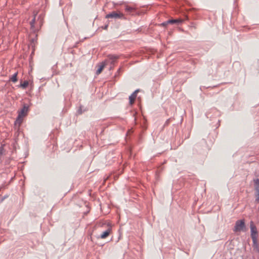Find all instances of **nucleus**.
<instances>
[{
    "label": "nucleus",
    "mask_w": 259,
    "mask_h": 259,
    "mask_svg": "<svg viewBox=\"0 0 259 259\" xmlns=\"http://www.w3.org/2000/svg\"><path fill=\"white\" fill-rule=\"evenodd\" d=\"M28 85V81L27 80L24 81L23 83H21L20 87L23 89H26Z\"/></svg>",
    "instance_id": "obj_13"
},
{
    "label": "nucleus",
    "mask_w": 259,
    "mask_h": 259,
    "mask_svg": "<svg viewBox=\"0 0 259 259\" xmlns=\"http://www.w3.org/2000/svg\"><path fill=\"white\" fill-rule=\"evenodd\" d=\"M252 247L254 250L259 253V246L257 243V239L252 240Z\"/></svg>",
    "instance_id": "obj_8"
},
{
    "label": "nucleus",
    "mask_w": 259,
    "mask_h": 259,
    "mask_svg": "<svg viewBox=\"0 0 259 259\" xmlns=\"http://www.w3.org/2000/svg\"><path fill=\"white\" fill-rule=\"evenodd\" d=\"M250 228L251 232V237L252 240L257 239L258 232L256 226L254 225L252 221L250 222Z\"/></svg>",
    "instance_id": "obj_4"
},
{
    "label": "nucleus",
    "mask_w": 259,
    "mask_h": 259,
    "mask_svg": "<svg viewBox=\"0 0 259 259\" xmlns=\"http://www.w3.org/2000/svg\"><path fill=\"white\" fill-rule=\"evenodd\" d=\"M29 110V106L26 104H24L22 108L18 111V115L15 121V125L20 126L21 124L23 117L25 116Z\"/></svg>",
    "instance_id": "obj_1"
},
{
    "label": "nucleus",
    "mask_w": 259,
    "mask_h": 259,
    "mask_svg": "<svg viewBox=\"0 0 259 259\" xmlns=\"http://www.w3.org/2000/svg\"><path fill=\"white\" fill-rule=\"evenodd\" d=\"M82 108H83V106H80L79 108V109L77 111V112H78V113L79 114H81L83 112H84V111H87L86 109H83Z\"/></svg>",
    "instance_id": "obj_15"
},
{
    "label": "nucleus",
    "mask_w": 259,
    "mask_h": 259,
    "mask_svg": "<svg viewBox=\"0 0 259 259\" xmlns=\"http://www.w3.org/2000/svg\"><path fill=\"white\" fill-rule=\"evenodd\" d=\"M105 18L122 20H125L126 19L122 13L117 11H112L109 14L106 15Z\"/></svg>",
    "instance_id": "obj_3"
},
{
    "label": "nucleus",
    "mask_w": 259,
    "mask_h": 259,
    "mask_svg": "<svg viewBox=\"0 0 259 259\" xmlns=\"http://www.w3.org/2000/svg\"><path fill=\"white\" fill-rule=\"evenodd\" d=\"M233 231L235 232L240 231H246V228L244 220H240L237 221L235 223Z\"/></svg>",
    "instance_id": "obj_2"
},
{
    "label": "nucleus",
    "mask_w": 259,
    "mask_h": 259,
    "mask_svg": "<svg viewBox=\"0 0 259 259\" xmlns=\"http://www.w3.org/2000/svg\"><path fill=\"white\" fill-rule=\"evenodd\" d=\"M139 92V90H136L133 93V94L129 97L130 103L133 104L136 98L137 93Z\"/></svg>",
    "instance_id": "obj_6"
},
{
    "label": "nucleus",
    "mask_w": 259,
    "mask_h": 259,
    "mask_svg": "<svg viewBox=\"0 0 259 259\" xmlns=\"http://www.w3.org/2000/svg\"><path fill=\"white\" fill-rule=\"evenodd\" d=\"M111 229L109 228L101 234L100 237L102 239L106 238L110 233Z\"/></svg>",
    "instance_id": "obj_7"
},
{
    "label": "nucleus",
    "mask_w": 259,
    "mask_h": 259,
    "mask_svg": "<svg viewBox=\"0 0 259 259\" xmlns=\"http://www.w3.org/2000/svg\"><path fill=\"white\" fill-rule=\"evenodd\" d=\"M125 10L128 14H132L135 11V8L129 6H125Z\"/></svg>",
    "instance_id": "obj_10"
},
{
    "label": "nucleus",
    "mask_w": 259,
    "mask_h": 259,
    "mask_svg": "<svg viewBox=\"0 0 259 259\" xmlns=\"http://www.w3.org/2000/svg\"><path fill=\"white\" fill-rule=\"evenodd\" d=\"M32 41L33 42H34V39H32Z\"/></svg>",
    "instance_id": "obj_19"
},
{
    "label": "nucleus",
    "mask_w": 259,
    "mask_h": 259,
    "mask_svg": "<svg viewBox=\"0 0 259 259\" xmlns=\"http://www.w3.org/2000/svg\"><path fill=\"white\" fill-rule=\"evenodd\" d=\"M35 20V18L34 17L33 18V19L30 22V24L31 27H34V26Z\"/></svg>",
    "instance_id": "obj_16"
},
{
    "label": "nucleus",
    "mask_w": 259,
    "mask_h": 259,
    "mask_svg": "<svg viewBox=\"0 0 259 259\" xmlns=\"http://www.w3.org/2000/svg\"><path fill=\"white\" fill-rule=\"evenodd\" d=\"M17 73H15L10 78V79L12 82H15L17 81Z\"/></svg>",
    "instance_id": "obj_14"
},
{
    "label": "nucleus",
    "mask_w": 259,
    "mask_h": 259,
    "mask_svg": "<svg viewBox=\"0 0 259 259\" xmlns=\"http://www.w3.org/2000/svg\"><path fill=\"white\" fill-rule=\"evenodd\" d=\"M254 185V189L255 190V203L259 202V178L253 180Z\"/></svg>",
    "instance_id": "obj_5"
},
{
    "label": "nucleus",
    "mask_w": 259,
    "mask_h": 259,
    "mask_svg": "<svg viewBox=\"0 0 259 259\" xmlns=\"http://www.w3.org/2000/svg\"><path fill=\"white\" fill-rule=\"evenodd\" d=\"M108 25H106L103 27V28H104V29H107V28H108Z\"/></svg>",
    "instance_id": "obj_18"
},
{
    "label": "nucleus",
    "mask_w": 259,
    "mask_h": 259,
    "mask_svg": "<svg viewBox=\"0 0 259 259\" xmlns=\"http://www.w3.org/2000/svg\"><path fill=\"white\" fill-rule=\"evenodd\" d=\"M104 66H105V64L104 63H103L102 64H101V65L99 66V68L96 71V73L97 75H99V74L101 73V72H102V70L104 68Z\"/></svg>",
    "instance_id": "obj_12"
},
{
    "label": "nucleus",
    "mask_w": 259,
    "mask_h": 259,
    "mask_svg": "<svg viewBox=\"0 0 259 259\" xmlns=\"http://www.w3.org/2000/svg\"><path fill=\"white\" fill-rule=\"evenodd\" d=\"M109 58L110 60L111 64H113L115 60L118 58V56L115 55H110L109 56Z\"/></svg>",
    "instance_id": "obj_11"
},
{
    "label": "nucleus",
    "mask_w": 259,
    "mask_h": 259,
    "mask_svg": "<svg viewBox=\"0 0 259 259\" xmlns=\"http://www.w3.org/2000/svg\"><path fill=\"white\" fill-rule=\"evenodd\" d=\"M183 22V20L181 19H170L168 20V22L169 24H179Z\"/></svg>",
    "instance_id": "obj_9"
},
{
    "label": "nucleus",
    "mask_w": 259,
    "mask_h": 259,
    "mask_svg": "<svg viewBox=\"0 0 259 259\" xmlns=\"http://www.w3.org/2000/svg\"><path fill=\"white\" fill-rule=\"evenodd\" d=\"M168 22V20L162 23L160 25L163 27H166L168 24H169Z\"/></svg>",
    "instance_id": "obj_17"
}]
</instances>
